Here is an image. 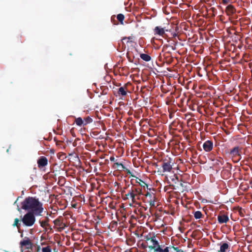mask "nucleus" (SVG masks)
Returning <instances> with one entry per match:
<instances>
[{"label": "nucleus", "mask_w": 252, "mask_h": 252, "mask_svg": "<svg viewBox=\"0 0 252 252\" xmlns=\"http://www.w3.org/2000/svg\"><path fill=\"white\" fill-rule=\"evenodd\" d=\"M29 212L34 214L36 216H41L44 211L43 203L38 198L29 196L21 202V208Z\"/></svg>", "instance_id": "f257e3e1"}, {"label": "nucleus", "mask_w": 252, "mask_h": 252, "mask_svg": "<svg viewBox=\"0 0 252 252\" xmlns=\"http://www.w3.org/2000/svg\"><path fill=\"white\" fill-rule=\"evenodd\" d=\"M242 149L239 146H235L230 149L228 154L234 162H238L241 160Z\"/></svg>", "instance_id": "f03ea898"}, {"label": "nucleus", "mask_w": 252, "mask_h": 252, "mask_svg": "<svg viewBox=\"0 0 252 252\" xmlns=\"http://www.w3.org/2000/svg\"><path fill=\"white\" fill-rule=\"evenodd\" d=\"M35 216L34 214L28 212L22 218L21 220L25 226L30 227L35 223Z\"/></svg>", "instance_id": "7ed1b4c3"}, {"label": "nucleus", "mask_w": 252, "mask_h": 252, "mask_svg": "<svg viewBox=\"0 0 252 252\" xmlns=\"http://www.w3.org/2000/svg\"><path fill=\"white\" fill-rule=\"evenodd\" d=\"M145 241H146V245L149 249V252H154L158 244V241L156 240L155 236L149 237L148 236H144Z\"/></svg>", "instance_id": "20e7f679"}, {"label": "nucleus", "mask_w": 252, "mask_h": 252, "mask_svg": "<svg viewBox=\"0 0 252 252\" xmlns=\"http://www.w3.org/2000/svg\"><path fill=\"white\" fill-rule=\"evenodd\" d=\"M144 195L145 196L146 202L149 203L151 207H155L156 196L155 193L152 191V189H148Z\"/></svg>", "instance_id": "39448f33"}, {"label": "nucleus", "mask_w": 252, "mask_h": 252, "mask_svg": "<svg viewBox=\"0 0 252 252\" xmlns=\"http://www.w3.org/2000/svg\"><path fill=\"white\" fill-rule=\"evenodd\" d=\"M171 160L170 158L163 160L161 165L163 172H169L171 171L172 169Z\"/></svg>", "instance_id": "423d86ee"}, {"label": "nucleus", "mask_w": 252, "mask_h": 252, "mask_svg": "<svg viewBox=\"0 0 252 252\" xmlns=\"http://www.w3.org/2000/svg\"><path fill=\"white\" fill-rule=\"evenodd\" d=\"M38 167L41 169L48 164V159L46 157L44 156L40 157L37 161Z\"/></svg>", "instance_id": "0eeeda50"}, {"label": "nucleus", "mask_w": 252, "mask_h": 252, "mask_svg": "<svg viewBox=\"0 0 252 252\" xmlns=\"http://www.w3.org/2000/svg\"><path fill=\"white\" fill-rule=\"evenodd\" d=\"M204 150L206 152L211 151L213 148V142L211 140H207L203 144Z\"/></svg>", "instance_id": "6e6552de"}, {"label": "nucleus", "mask_w": 252, "mask_h": 252, "mask_svg": "<svg viewBox=\"0 0 252 252\" xmlns=\"http://www.w3.org/2000/svg\"><path fill=\"white\" fill-rule=\"evenodd\" d=\"M20 244L22 247L25 246L28 249H31L32 246V244L28 237H25L23 240L20 242Z\"/></svg>", "instance_id": "1a4fd4ad"}, {"label": "nucleus", "mask_w": 252, "mask_h": 252, "mask_svg": "<svg viewBox=\"0 0 252 252\" xmlns=\"http://www.w3.org/2000/svg\"><path fill=\"white\" fill-rule=\"evenodd\" d=\"M212 161H213V165L218 168H220V166L224 163L223 159L220 157H218L216 158L212 159Z\"/></svg>", "instance_id": "9d476101"}, {"label": "nucleus", "mask_w": 252, "mask_h": 252, "mask_svg": "<svg viewBox=\"0 0 252 252\" xmlns=\"http://www.w3.org/2000/svg\"><path fill=\"white\" fill-rule=\"evenodd\" d=\"M229 220L227 215L224 214H219L218 216V221L220 224L226 223Z\"/></svg>", "instance_id": "9b49d317"}, {"label": "nucleus", "mask_w": 252, "mask_h": 252, "mask_svg": "<svg viewBox=\"0 0 252 252\" xmlns=\"http://www.w3.org/2000/svg\"><path fill=\"white\" fill-rule=\"evenodd\" d=\"M164 247V246L160 245L158 243L154 252H169V249L170 247Z\"/></svg>", "instance_id": "f8f14e48"}, {"label": "nucleus", "mask_w": 252, "mask_h": 252, "mask_svg": "<svg viewBox=\"0 0 252 252\" xmlns=\"http://www.w3.org/2000/svg\"><path fill=\"white\" fill-rule=\"evenodd\" d=\"M225 12L227 15L231 16L236 12V9L232 5L229 4L226 7Z\"/></svg>", "instance_id": "ddd939ff"}, {"label": "nucleus", "mask_w": 252, "mask_h": 252, "mask_svg": "<svg viewBox=\"0 0 252 252\" xmlns=\"http://www.w3.org/2000/svg\"><path fill=\"white\" fill-rule=\"evenodd\" d=\"M163 57L164 62L167 63H171L173 61V58L171 57V53L170 52H166L163 54Z\"/></svg>", "instance_id": "4468645a"}, {"label": "nucleus", "mask_w": 252, "mask_h": 252, "mask_svg": "<svg viewBox=\"0 0 252 252\" xmlns=\"http://www.w3.org/2000/svg\"><path fill=\"white\" fill-rule=\"evenodd\" d=\"M114 165H117L118 166H121V170H124V171H125L126 173L128 175H130L132 177H135V176L133 175L131 172L130 171V170H129L128 169H127V168H126L123 164V163H118V162H115L114 163Z\"/></svg>", "instance_id": "2eb2a0df"}, {"label": "nucleus", "mask_w": 252, "mask_h": 252, "mask_svg": "<svg viewBox=\"0 0 252 252\" xmlns=\"http://www.w3.org/2000/svg\"><path fill=\"white\" fill-rule=\"evenodd\" d=\"M165 29L160 27L157 26L155 27L154 29V32L155 34H158L159 35H162L165 33Z\"/></svg>", "instance_id": "dca6fc26"}, {"label": "nucleus", "mask_w": 252, "mask_h": 252, "mask_svg": "<svg viewBox=\"0 0 252 252\" xmlns=\"http://www.w3.org/2000/svg\"><path fill=\"white\" fill-rule=\"evenodd\" d=\"M126 199H128V197H130L132 200V203H134L135 202L136 194L134 193L133 191L131 189L128 190L127 193L126 194Z\"/></svg>", "instance_id": "f3484780"}, {"label": "nucleus", "mask_w": 252, "mask_h": 252, "mask_svg": "<svg viewBox=\"0 0 252 252\" xmlns=\"http://www.w3.org/2000/svg\"><path fill=\"white\" fill-rule=\"evenodd\" d=\"M135 182L144 189L146 188L147 189H149L148 188V185L145 182L137 177H136Z\"/></svg>", "instance_id": "a211bd4d"}, {"label": "nucleus", "mask_w": 252, "mask_h": 252, "mask_svg": "<svg viewBox=\"0 0 252 252\" xmlns=\"http://www.w3.org/2000/svg\"><path fill=\"white\" fill-rule=\"evenodd\" d=\"M220 250L218 252H226L229 248V246L227 243H223L220 244Z\"/></svg>", "instance_id": "6ab92c4d"}, {"label": "nucleus", "mask_w": 252, "mask_h": 252, "mask_svg": "<svg viewBox=\"0 0 252 252\" xmlns=\"http://www.w3.org/2000/svg\"><path fill=\"white\" fill-rule=\"evenodd\" d=\"M118 94H119V95L125 96L127 94V92L126 91V89L124 87H121L120 88H119L118 91Z\"/></svg>", "instance_id": "aec40b11"}, {"label": "nucleus", "mask_w": 252, "mask_h": 252, "mask_svg": "<svg viewBox=\"0 0 252 252\" xmlns=\"http://www.w3.org/2000/svg\"><path fill=\"white\" fill-rule=\"evenodd\" d=\"M49 220V219L48 217H46L44 220H39V223L40 226L42 227H45L48 225V221Z\"/></svg>", "instance_id": "412c9836"}, {"label": "nucleus", "mask_w": 252, "mask_h": 252, "mask_svg": "<svg viewBox=\"0 0 252 252\" xmlns=\"http://www.w3.org/2000/svg\"><path fill=\"white\" fill-rule=\"evenodd\" d=\"M140 57L143 60L146 62H149L151 60V57L148 54H141Z\"/></svg>", "instance_id": "4be33fe9"}, {"label": "nucleus", "mask_w": 252, "mask_h": 252, "mask_svg": "<svg viewBox=\"0 0 252 252\" xmlns=\"http://www.w3.org/2000/svg\"><path fill=\"white\" fill-rule=\"evenodd\" d=\"M54 223L55 225L57 226H59L60 227H63L64 226V223L61 221L59 219H57L54 221Z\"/></svg>", "instance_id": "5701e85b"}, {"label": "nucleus", "mask_w": 252, "mask_h": 252, "mask_svg": "<svg viewBox=\"0 0 252 252\" xmlns=\"http://www.w3.org/2000/svg\"><path fill=\"white\" fill-rule=\"evenodd\" d=\"M75 122L76 123V125L78 126H81L83 125H84V121L82 120V119L81 117H78L77 118L75 119Z\"/></svg>", "instance_id": "b1692460"}, {"label": "nucleus", "mask_w": 252, "mask_h": 252, "mask_svg": "<svg viewBox=\"0 0 252 252\" xmlns=\"http://www.w3.org/2000/svg\"><path fill=\"white\" fill-rule=\"evenodd\" d=\"M117 19L121 24H123V21L125 19V16L123 14H119L117 16Z\"/></svg>", "instance_id": "393cba45"}, {"label": "nucleus", "mask_w": 252, "mask_h": 252, "mask_svg": "<svg viewBox=\"0 0 252 252\" xmlns=\"http://www.w3.org/2000/svg\"><path fill=\"white\" fill-rule=\"evenodd\" d=\"M133 191V192L136 194L141 195L143 194L142 192V189L140 188H132L131 189Z\"/></svg>", "instance_id": "a878e982"}, {"label": "nucleus", "mask_w": 252, "mask_h": 252, "mask_svg": "<svg viewBox=\"0 0 252 252\" xmlns=\"http://www.w3.org/2000/svg\"><path fill=\"white\" fill-rule=\"evenodd\" d=\"M203 215L202 213L199 211H195L194 213V217L196 219H199L202 217Z\"/></svg>", "instance_id": "bb28decb"}, {"label": "nucleus", "mask_w": 252, "mask_h": 252, "mask_svg": "<svg viewBox=\"0 0 252 252\" xmlns=\"http://www.w3.org/2000/svg\"><path fill=\"white\" fill-rule=\"evenodd\" d=\"M84 125H86L88 124L92 123L93 122V119L91 117L88 116L84 119Z\"/></svg>", "instance_id": "cd10ccee"}, {"label": "nucleus", "mask_w": 252, "mask_h": 252, "mask_svg": "<svg viewBox=\"0 0 252 252\" xmlns=\"http://www.w3.org/2000/svg\"><path fill=\"white\" fill-rule=\"evenodd\" d=\"M172 181L175 183L177 184V182H179L181 180H179V177L177 175H174V177L172 179Z\"/></svg>", "instance_id": "c85d7f7f"}, {"label": "nucleus", "mask_w": 252, "mask_h": 252, "mask_svg": "<svg viewBox=\"0 0 252 252\" xmlns=\"http://www.w3.org/2000/svg\"><path fill=\"white\" fill-rule=\"evenodd\" d=\"M19 220L18 218H16L14 220V223L13 224V226H17L18 228H19L20 224L19 223Z\"/></svg>", "instance_id": "c756f323"}, {"label": "nucleus", "mask_w": 252, "mask_h": 252, "mask_svg": "<svg viewBox=\"0 0 252 252\" xmlns=\"http://www.w3.org/2000/svg\"><path fill=\"white\" fill-rule=\"evenodd\" d=\"M42 252H51V249L50 246L43 247L42 249Z\"/></svg>", "instance_id": "7c9ffc66"}, {"label": "nucleus", "mask_w": 252, "mask_h": 252, "mask_svg": "<svg viewBox=\"0 0 252 252\" xmlns=\"http://www.w3.org/2000/svg\"><path fill=\"white\" fill-rule=\"evenodd\" d=\"M169 247L170 248V249H173L174 250L176 251L177 252H183V251L181 250H179V249L177 247H174L173 246H170Z\"/></svg>", "instance_id": "2f4dec72"}, {"label": "nucleus", "mask_w": 252, "mask_h": 252, "mask_svg": "<svg viewBox=\"0 0 252 252\" xmlns=\"http://www.w3.org/2000/svg\"><path fill=\"white\" fill-rule=\"evenodd\" d=\"M141 247L143 248V249H145L146 248H148L147 245H146V242L145 243H142L141 244Z\"/></svg>", "instance_id": "473e14b6"}, {"label": "nucleus", "mask_w": 252, "mask_h": 252, "mask_svg": "<svg viewBox=\"0 0 252 252\" xmlns=\"http://www.w3.org/2000/svg\"><path fill=\"white\" fill-rule=\"evenodd\" d=\"M138 212L139 213L140 218L143 217V218H144L145 217V215L143 214L141 211H140V210H138Z\"/></svg>", "instance_id": "72a5a7b5"}, {"label": "nucleus", "mask_w": 252, "mask_h": 252, "mask_svg": "<svg viewBox=\"0 0 252 252\" xmlns=\"http://www.w3.org/2000/svg\"><path fill=\"white\" fill-rule=\"evenodd\" d=\"M114 168H117L118 169V170H121V166H117V165H114Z\"/></svg>", "instance_id": "f704fd0d"}, {"label": "nucleus", "mask_w": 252, "mask_h": 252, "mask_svg": "<svg viewBox=\"0 0 252 252\" xmlns=\"http://www.w3.org/2000/svg\"><path fill=\"white\" fill-rule=\"evenodd\" d=\"M115 158L114 157H113V156H112V157H111L110 158V161H115Z\"/></svg>", "instance_id": "c9c22d12"}, {"label": "nucleus", "mask_w": 252, "mask_h": 252, "mask_svg": "<svg viewBox=\"0 0 252 252\" xmlns=\"http://www.w3.org/2000/svg\"><path fill=\"white\" fill-rule=\"evenodd\" d=\"M222 2L223 4H226L228 3L227 0H222Z\"/></svg>", "instance_id": "e433bc0d"}, {"label": "nucleus", "mask_w": 252, "mask_h": 252, "mask_svg": "<svg viewBox=\"0 0 252 252\" xmlns=\"http://www.w3.org/2000/svg\"><path fill=\"white\" fill-rule=\"evenodd\" d=\"M179 182H180V186L182 187H184V184L182 183V180H181V181H180Z\"/></svg>", "instance_id": "4c0bfd02"}, {"label": "nucleus", "mask_w": 252, "mask_h": 252, "mask_svg": "<svg viewBox=\"0 0 252 252\" xmlns=\"http://www.w3.org/2000/svg\"><path fill=\"white\" fill-rule=\"evenodd\" d=\"M17 210H18V211H21V209H20V208H19V206H17Z\"/></svg>", "instance_id": "58836bf2"}, {"label": "nucleus", "mask_w": 252, "mask_h": 252, "mask_svg": "<svg viewBox=\"0 0 252 252\" xmlns=\"http://www.w3.org/2000/svg\"><path fill=\"white\" fill-rule=\"evenodd\" d=\"M172 49H173V50H175V48H173V47H172Z\"/></svg>", "instance_id": "ea45409f"}]
</instances>
